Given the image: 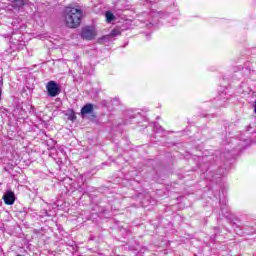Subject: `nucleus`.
<instances>
[{"label":"nucleus","mask_w":256,"mask_h":256,"mask_svg":"<svg viewBox=\"0 0 256 256\" xmlns=\"http://www.w3.org/2000/svg\"><path fill=\"white\" fill-rule=\"evenodd\" d=\"M83 19V10L67 7L64 11V23L68 29H77Z\"/></svg>","instance_id":"nucleus-1"},{"label":"nucleus","mask_w":256,"mask_h":256,"mask_svg":"<svg viewBox=\"0 0 256 256\" xmlns=\"http://www.w3.org/2000/svg\"><path fill=\"white\" fill-rule=\"evenodd\" d=\"M121 108V100L117 97L108 100H101L98 105V109H103V111L112 112Z\"/></svg>","instance_id":"nucleus-2"},{"label":"nucleus","mask_w":256,"mask_h":256,"mask_svg":"<svg viewBox=\"0 0 256 256\" xmlns=\"http://www.w3.org/2000/svg\"><path fill=\"white\" fill-rule=\"evenodd\" d=\"M225 174V170L219 168L217 171L212 172L211 170L206 171L207 179L212 183L218 184L221 181V177Z\"/></svg>","instance_id":"nucleus-3"},{"label":"nucleus","mask_w":256,"mask_h":256,"mask_svg":"<svg viewBox=\"0 0 256 256\" xmlns=\"http://www.w3.org/2000/svg\"><path fill=\"white\" fill-rule=\"evenodd\" d=\"M150 18H151L150 25H157V22L159 21V19H169V14L163 11L151 10Z\"/></svg>","instance_id":"nucleus-4"},{"label":"nucleus","mask_w":256,"mask_h":256,"mask_svg":"<svg viewBox=\"0 0 256 256\" xmlns=\"http://www.w3.org/2000/svg\"><path fill=\"white\" fill-rule=\"evenodd\" d=\"M46 90L49 95V97H57L59 93H61V90L59 89V84L55 81H49L46 84Z\"/></svg>","instance_id":"nucleus-5"},{"label":"nucleus","mask_w":256,"mask_h":256,"mask_svg":"<svg viewBox=\"0 0 256 256\" xmlns=\"http://www.w3.org/2000/svg\"><path fill=\"white\" fill-rule=\"evenodd\" d=\"M82 39H86L87 41H91L95 37V27L86 26L82 29L81 32Z\"/></svg>","instance_id":"nucleus-6"},{"label":"nucleus","mask_w":256,"mask_h":256,"mask_svg":"<svg viewBox=\"0 0 256 256\" xmlns=\"http://www.w3.org/2000/svg\"><path fill=\"white\" fill-rule=\"evenodd\" d=\"M121 125H129V122L127 120L118 122V124H113L110 134L115 135V137L121 135L123 130L121 129Z\"/></svg>","instance_id":"nucleus-7"},{"label":"nucleus","mask_w":256,"mask_h":256,"mask_svg":"<svg viewBox=\"0 0 256 256\" xmlns=\"http://www.w3.org/2000/svg\"><path fill=\"white\" fill-rule=\"evenodd\" d=\"M3 199L6 205H13V203H15V193L13 191H7Z\"/></svg>","instance_id":"nucleus-8"},{"label":"nucleus","mask_w":256,"mask_h":256,"mask_svg":"<svg viewBox=\"0 0 256 256\" xmlns=\"http://www.w3.org/2000/svg\"><path fill=\"white\" fill-rule=\"evenodd\" d=\"M93 111H95V106L91 103H88L82 107L81 115L82 117H85V115H93Z\"/></svg>","instance_id":"nucleus-9"},{"label":"nucleus","mask_w":256,"mask_h":256,"mask_svg":"<svg viewBox=\"0 0 256 256\" xmlns=\"http://www.w3.org/2000/svg\"><path fill=\"white\" fill-rule=\"evenodd\" d=\"M220 210L223 217H229V209L227 208V199H220Z\"/></svg>","instance_id":"nucleus-10"},{"label":"nucleus","mask_w":256,"mask_h":256,"mask_svg":"<svg viewBox=\"0 0 256 256\" xmlns=\"http://www.w3.org/2000/svg\"><path fill=\"white\" fill-rule=\"evenodd\" d=\"M111 41H113V39L108 34V35H104L102 38H99L97 40V43H98V45H106V43H111Z\"/></svg>","instance_id":"nucleus-11"},{"label":"nucleus","mask_w":256,"mask_h":256,"mask_svg":"<svg viewBox=\"0 0 256 256\" xmlns=\"http://www.w3.org/2000/svg\"><path fill=\"white\" fill-rule=\"evenodd\" d=\"M11 6L14 9H21L22 7L25 6V1L24 0H14V1H12Z\"/></svg>","instance_id":"nucleus-12"},{"label":"nucleus","mask_w":256,"mask_h":256,"mask_svg":"<svg viewBox=\"0 0 256 256\" xmlns=\"http://www.w3.org/2000/svg\"><path fill=\"white\" fill-rule=\"evenodd\" d=\"M105 17H106V22L108 23H113V21H115V14H113V12L111 11H106L105 12Z\"/></svg>","instance_id":"nucleus-13"},{"label":"nucleus","mask_w":256,"mask_h":256,"mask_svg":"<svg viewBox=\"0 0 256 256\" xmlns=\"http://www.w3.org/2000/svg\"><path fill=\"white\" fill-rule=\"evenodd\" d=\"M242 229L244 233H246V235H254L255 233V228H253L252 226L244 225Z\"/></svg>","instance_id":"nucleus-14"},{"label":"nucleus","mask_w":256,"mask_h":256,"mask_svg":"<svg viewBox=\"0 0 256 256\" xmlns=\"http://www.w3.org/2000/svg\"><path fill=\"white\" fill-rule=\"evenodd\" d=\"M124 117H129V119H135V117H137V114H135V110L128 109L124 112Z\"/></svg>","instance_id":"nucleus-15"},{"label":"nucleus","mask_w":256,"mask_h":256,"mask_svg":"<svg viewBox=\"0 0 256 256\" xmlns=\"http://www.w3.org/2000/svg\"><path fill=\"white\" fill-rule=\"evenodd\" d=\"M154 131L156 132V134H160L161 136L165 135V129H163V127L159 126V124H156L154 126Z\"/></svg>","instance_id":"nucleus-16"},{"label":"nucleus","mask_w":256,"mask_h":256,"mask_svg":"<svg viewBox=\"0 0 256 256\" xmlns=\"http://www.w3.org/2000/svg\"><path fill=\"white\" fill-rule=\"evenodd\" d=\"M119 35H121V30L119 29H113L109 36L113 39V37H119Z\"/></svg>","instance_id":"nucleus-17"},{"label":"nucleus","mask_w":256,"mask_h":256,"mask_svg":"<svg viewBox=\"0 0 256 256\" xmlns=\"http://www.w3.org/2000/svg\"><path fill=\"white\" fill-rule=\"evenodd\" d=\"M69 119H70V121H75V119H77V116H75V113H72V114L69 116Z\"/></svg>","instance_id":"nucleus-18"},{"label":"nucleus","mask_w":256,"mask_h":256,"mask_svg":"<svg viewBox=\"0 0 256 256\" xmlns=\"http://www.w3.org/2000/svg\"><path fill=\"white\" fill-rule=\"evenodd\" d=\"M146 3H157V1H161V0H145Z\"/></svg>","instance_id":"nucleus-19"},{"label":"nucleus","mask_w":256,"mask_h":256,"mask_svg":"<svg viewBox=\"0 0 256 256\" xmlns=\"http://www.w3.org/2000/svg\"><path fill=\"white\" fill-rule=\"evenodd\" d=\"M254 111H255V113H256V102H255V105H254Z\"/></svg>","instance_id":"nucleus-20"}]
</instances>
